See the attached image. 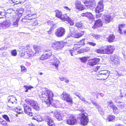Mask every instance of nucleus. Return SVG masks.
<instances>
[{
    "instance_id": "nucleus-1",
    "label": "nucleus",
    "mask_w": 126,
    "mask_h": 126,
    "mask_svg": "<svg viewBox=\"0 0 126 126\" xmlns=\"http://www.w3.org/2000/svg\"><path fill=\"white\" fill-rule=\"evenodd\" d=\"M53 96V93L49 90L43 92L41 95H39L42 102H45L47 106H50V104L51 103V100H53L52 98Z\"/></svg>"
},
{
    "instance_id": "nucleus-2",
    "label": "nucleus",
    "mask_w": 126,
    "mask_h": 126,
    "mask_svg": "<svg viewBox=\"0 0 126 126\" xmlns=\"http://www.w3.org/2000/svg\"><path fill=\"white\" fill-rule=\"evenodd\" d=\"M66 44L67 43L66 42L64 43L62 41H57L55 40L51 41L50 43L52 47L54 50L57 51L62 50L64 45Z\"/></svg>"
},
{
    "instance_id": "nucleus-3",
    "label": "nucleus",
    "mask_w": 126,
    "mask_h": 126,
    "mask_svg": "<svg viewBox=\"0 0 126 126\" xmlns=\"http://www.w3.org/2000/svg\"><path fill=\"white\" fill-rule=\"evenodd\" d=\"M32 119L35 120L38 122L45 121L47 122V124L48 126H55L53 120L48 116H45L43 120L41 116L39 115H37L36 116L34 117Z\"/></svg>"
},
{
    "instance_id": "nucleus-4",
    "label": "nucleus",
    "mask_w": 126,
    "mask_h": 126,
    "mask_svg": "<svg viewBox=\"0 0 126 126\" xmlns=\"http://www.w3.org/2000/svg\"><path fill=\"white\" fill-rule=\"evenodd\" d=\"M103 0L100 1L99 2L98 5L95 9V12L96 14V16L98 18L101 16L102 14L101 13L99 14L100 12H102L103 10Z\"/></svg>"
},
{
    "instance_id": "nucleus-5",
    "label": "nucleus",
    "mask_w": 126,
    "mask_h": 126,
    "mask_svg": "<svg viewBox=\"0 0 126 126\" xmlns=\"http://www.w3.org/2000/svg\"><path fill=\"white\" fill-rule=\"evenodd\" d=\"M112 47L113 46L109 45L107 46L106 48L104 49H98L96 50V51L99 53H112L113 52Z\"/></svg>"
},
{
    "instance_id": "nucleus-6",
    "label": "nucleus",
    "mask_w": 126,
    "mask_h": 126,
    "mask_svg": "<svg viewBox=\"0 0 126 126\" xmlns=\"http://www.w3.org/2000/svg\"><path fill=\"white\" fill-rule=\"evenodd\" d=\"M79 110L81 112L80 117V120L81 124L83 125H87L89 121L88 117L86 116L84 113H82L83 111V109L80 110L79 109Z\"/></svg>"
},
{
    "instance_id": "nucleus-7",
    "label": "nucleus",
    "mask_w": 126,
    "mask_h": 126,
    "mask_svg": "<svg viewBox=\"0 0 126 126\" xmlns=\"http://www.w3.org/2000/svg\"><path fill=\"white\" fill-rule=\"evenodd\" d=\"M26 103L32 106L33 108L37 110H39V107L38 105L37 102L34 100L27 98L25 100Z\"/></svg>"
},
{
    "instance_id": "nucleus-8",
    "label": "nucleus",
    "mask_w": 126,
    "mask_h": 126,
    "mask_svg": "<svg viewBox=\"0 0 126 126\" xmlns=\"http://www.w3.org/2000/svg\"><path fill=\"white\" fill-rule=\"evenodd\" d=\"M62 99L64 100H66L69 102L71 104L72 103V99L70 95L68 94L63 92L61 95Z\"/></svg>"
},
{
    "instance_id": "nucleus-9",
    "label": "nucleus",
    "mask_w": 126,
    "mask_h": 126,
    "mask_svg": "<svg viewBox=\"0 0 126 126\" xmlns=\"http://www.w3.org/2000/svg\"><path fill=\"white\" fill-rule=\"evenodd\" d=\"M65 33V29L63 27H61L56 30L55 34L58 37H60L63 36Z\"/></svg>"
},
{
    "instance_id": "nucleus-10",
    "label": "nucleus",
    "mask_w": 126,
    "mask_h": 126,
    "mask_svg": "<svg viewBox=\"0 0 126 126\" xmlns=\"http://www.w3.org/2000/svg\"><path fill=\"white\" fill-rule=\"evenodd\" d=\"M24 109V112L26 114H27L31 116L33 115L32 113L31 112V109L29 106L26 104H25L23 106Z\"/></svg>"
},
{
    "instance_id": "nucleus-11",
    "label": "nucleus",
    "mask_w": 126,
    "mask_h": 126,
    "mask_svg": "<svg viewBox=\"0 0 126 126\" xmlns=\"http://www.w3.org/2000/svg\"><path fill=\"white\" fill-rule=\"evenodd\" d=\"M110 60L113 62L116 65L119 64L120 63V61L117 56L115 55H112L110 56Z\"/></svg>"
},
{
    "instance_id": "nucleus-12",
    "label": "nucleus",
    "mask_w": 126,
    "mask_h": 126,
    "mask_svg": "<svg viewBox=\"0 0 126 126\" xmlns=\"http://www.w3.org/2000/svg\"><path fill=\"white\" fill-rule=\"evenodd\" d=\"M81 15L82 16H85L87 17L89 20L93 21L94 19L93 16L91 13L87 12L85 13H82Z\"/></svg>"
},
{
    "instance_id": "nucleus-13",
    "label": "nucleus",
    "mask_w": 126,
    "mask_h": 126,
    "mask_svg": "<svg viewBox=\"0 0 126 126\" xmlns=\"http://www.w3.org/2000/svg\"><path fill=\"white\" fill-rule=\"evenodd\" d=\"M76 122L75 118L73 116L69 117L66 121L67 123L69 125H74Z\"/></svg>"
},
{
    "instance_id": "nucleus-14",
    "label": "nucleus",
    "mask_w": 126,
    "mask_h": 126,
    "mask_svg": "<svg viewBox=\"0 0 126 126\" xmlns=\"http://www.w3.org/2000/svg\"><path fill=\"white\" fill-rule=\"evenodd\" d=\"M8 102L9 105L13 104L14 103H16V99L15 97L11 96L8 98Z\"/></svg>"
},
{
    "instance_id": "nucleus-15",
    "label": "nucleus",
    "mask_w": 126,
    "mask_h": 126,
    "mask_svg": "<svg viewBox=\"0 0 126 126\" xmlns=\"http://www.w3.org/2000/svg\"><path fill=\"white\" fill-rule=\"evenodd\" d=\"M112 20L111 16L109 15H105L103 18V22L105 23L110 22Z\"/></svg>"
},
{
    "instance_id": "nucleus-16",
    "label": "nucleus",
    "mask_w": 126,
    "mask_h": 126,
    "mask_svg": "<svg viewBox=\"0 0 126 126\" xmlns=\"http://www.w3.org/2000/svg\"><path fill=\"white\" fill-rule=\"evenodd\" d=\"M33 16V15L29 14L27 16H25L23 19H22L21 21L23 22H26L27 21V20H32L34 18V17H33L32 16Z\"/></svg>"
},
{
    "instance_id": "nucleus-17",
    "label": "nucleus",
    "mask_w": 126,
    "mask_h": 126,
    "mask_svg": "<svg viewBox=\"0 0 126 126\" xmlns=\"http://www.w3.org/2000/svg\"><path fill=\"white\" fill-rule=\"evenodd\" d=\"M99 61L100 59H99L94 58L90 60L88 64L90 66H93L96 65Z\"/></svg>"
},
{
    "instance_id": "nucleus-18",
    "label": "nucleus",
    "mask_w": 126,
    "mask_h": 126,
    "mask_svg": "<svg viewBox=\"0 0 126 126\" xmlns=\"http://www.w3.org/2000/svg\"><path fill=\"white\" fill-rule=\"evenodd\" d=\"M2 23L3 25V29H5L9 27L11 25L10 21L9 20L4 21Z\"/></svg>"
},
{
    "instance_id": "nucleus-19",
    "label": "nucleus",
    "mask_w": 126,
    "mask_h": 126,
    "mask_svg": "<svg viewBox=\"0 0 126 126\" xmlns=\"http://www.w3.org/2000/svg\"><path fill=\"white\" fill-rule=\"evenodd\" d=\"M54 115L56 118L58 120H62V117L59 112H58L57 110H55L54 112Z\"/></svg>"
},
{
    "instance_id": "nucleus-20",
    "label": "nucleus",
    "mask_w": 126,
    "mask_h": 126,
    "mask_svg": "<svg viewBox=\"0 0 126 126\" xmlns=\"http://www.w3.org/2000/svg\"><path fill=\"white\" fill-rule=\"evenodd\" d=\"M70 17L66 15H63L62 16L61 19L64 22L66 23H67L68 21H69L70 20Z\"/></svg>"
},
{
    "instance_id": "nucleus-21",
    "label": "nucleus",
    "mask_w": 126,
    "mask_h": 126,
    "mask_svg": "<svg viewBox=\"0 0 126 126\" xmlns=\"http://www.w3.org/2000/svg\"><path fill=\"white\" fill-rule=\"evenodd\" d=\"M76 8L79 10V11H82L84 10V8L83 6L80 4L79 2H77L76 4Z\"/></svg>"
},
{
    "instance_id": "nucleus-22",
    "label": "nucleus",
    "mask_w": 126,
    "mask_h": 126,
    "mask_svg": "<svg viewBox=\"0 0 126 126\" xmlns=\"http://www.w3.org/2000/svg\"><path fill=\"white\" fill-rule=\"evenodd\" d=\"M92 102L94 106H95L98 111L100 112V113L101 114H102L103 112V110L99 106L98 104H97L95 102H94L93 101H92Z\"/></svg>"
},
{
    "instance_id": "nucleus-23",
    "label": "nucleus",
    "mask_w": 126,
    "mask_h": 126,
    "mask_svg": "<svg viewBox=\"0 0 126 126\" xmlns=\"http://www.w3.org/2000/svg\"><path fill=\"white\" fill-rule=\"evenodd\" d=\"M109 75V73L98 75V76L100 77V79H99L105 80L108 78Z\"/></svg>"
},
{
    "instance_id": "nucleus-24",
    "label": "nucleus",
    "mask_w": 126,
    "mask_h": 126,
    "mask_svg": "<svg viewBox=\"0 0 126 126\" xmlns=\"http://www.w3.org/2000/svg\"><path fill=\"white\" fill-rule=\"evenodd\" d=\"M27 49L26 51L27 55L29 57H32L35 54H34L31 49Z\"/></svg>"
},
{
    "instance_id": "nucleus-25",
    "label": "nucleus",
    "mask_w": 126,
    "mask_h": 126,
    "mask_svg": "<svg viewBox=\"0 0 126 126\" xmlns=\"http://www.w3.org/2000/svg\"><path fill=\"white\" fill-rule=\"evenodd\" d=\"M115 38V37L113 34H111L109 36L107 39L109 42H111L114 41Z\"/></svg>"
},
{
    "instance_id": "nucleus-26",
    "label": "nucleus",
    "mask_w": 126,
    "mask_h": 126,
    "mask_svg": "<svg viewBox=\"0 0 126 126\" xmlns=\"http://www.w3.org/2000/svg\"><path fill=\"white\" fill-rule=\"evenodd\" d=\"M115 117L114 116L112 115H109L107 116L106 119V121L108 122L113 121L115 119Z\"/></svg>"
},
{
    "instance_id": "nucleus-27",
    "label": "nucleus",
    "mask_w": 126,
    "mask_h": 126,
    "mask_svg": "<svg viewBox=\"0 0 126 126\" xmlns=\"http://www.w3.org/2000/svg\"><path fill=\"white\" fill-rule=\"evenodd\" d=\"M84 32L83 31H81L76 34L74 36L75 38H78L84 34Z\"/></svg>"
},
{
    "instance_id": "nucleus-28",
    "label": "nucleus",
    "mask_w": 126,
    "mask_h": 126,
    "mask_svg": "<svg viewBox=\"0 0 126 126\" xmlns=\"http://www.w3.org/2000/svg\"><path fill=\"white\" fill-rule=\"evenodd\" d=\"M54 62L53 65L55 66L56 67H58V66L60 62L59 60L55 57L54 58Z\"/></svg>"
},
{
    "instance_id": "nucleus-29",
    "label": "nucleus",
    "mask_w": 126,
    "mask_h": 126,
    "mask_svg": "<svg viewBox=\"0 0 126 126\" xmlns=\"http://www.w3.org/2000/svg\"><path fill=\"white\" fill-rule=\"evenodd\" d=\"M63 15H62V12L59 11L58 10H56V16L58 18H61Z\"/></svg>"
},
{
    "instance_id": "nucleus-30",
    "label": "nucleus",
    "mask_w": 126,
    "mask_h": 126,
    "mask_svg": "<svg viewBox=\"0 0 126 126\" xmlns=\"http://www.w3.org/2000/svg\"><path fill=\"white\" fill-rule=\"evenodd\" d=\"M102 23L100 19L96 20L95 23V25L96 26L99 27L102 26Z\"/></svg>"
},
{
    "instance_id": "nucleus-31",
    "label": "nucleus",
    "mask_w": 126,
    "mask_h": 126,
    "mask_svg": "<svg viewBox=\"0 0 126 126\" xmlns=\"http://www.w3.org/2000/svg\"><path fill=\"white\" fill-rule=\"evenodd\" d=\"M107 104L108 105V107H110L112 109H113L115 106L111 100H110L107 102Z\"/></svg>"
},
{
    "instance_id": "nucleus-32",
    "label": "nucleus",
    "mask_w": 126,
    "mask_h": 126,
    "mask_svg": "<svg viewBox=\"0 0 126 126\" xmlns=\"http://www.w3.org/2000/svg\"><path fill=\"white\" fill-rule=\"evenodd\" d=\"M52 101H53V100H51V103L50 105L52 104V106L55 108L58 107L57 103L59 101L58 100H54L53 102H52Z\"/></svg>"
},
{
    "instance_id": "nucleus-33",
    "label": "nucleus",
    "mask_w": 126,
    "mask_h": 126,
    "mask_svg": "<svg viewBox=\"0 0 126 126\" xmlns=\"http://www.w3.org/2000/svg\"><path fill=\"white\" fill-rule=\"evenodd\" d=\"M34 49L36 53H39L41 51V48L40 47L37 46H34Z\"/></svg>"
},
{
    "instance_id": "nucleus-34",
    "label": "nucleus",
    "mask_w": 126,
    "mask_h": 126,
    "mask_svg": "<svg viewBox=\"0 0 126 126\" xmlns=\"http://www.w3.org/2000/svg\"><path fill=\"white\" fill-rule=\"evenodd\" d=\"M69 31L71 36L73 35L76 31L75 28L73 27H69Z\"/></svg>"
},
{
    "instance_id": "nucleus-35",
    "label": "nucleus",
    "mask_w": 126,
    "mask_h": 126,
    "mask_svg": "<svg viewBox=\"0 0 126 126\" xmlns=\"http://www.w3.org/2000/svg\"><path fill=\"white\" fill-rule=\"evenodd\" d=\"M90 35L94 37L96 39L98 40L100 39L101 37L100 35L94 34L93 33H91L90 34Z\"/></svg>"
},
{
    "instance_id": "nucleus-36",
    "label": "nucleus",
    "mask_w": 126,
    "mask_h": 126,
    "mask_svg": "<svg viewBox=\"0 0 126 126\" xmlns=\"http://www.w3.org/2000/svg\"><path fill=\"white\" fill-rule=\"evenodd\" d=\"M84 3L85 4V6H86V8H89L90 9H92L93 5L92 4H91L90 3H88V4L86 2H84Z\"/></svg>"
},
{
    "instance_id": "nucleus-37",
    "label": "nucleus",
    "mask_w": 126,
    "mask_h": 126,
    "mask_svg": "<svg viewBox=\"0 0 126 126\" xmlns=\"http://www.w3.org/2000/svg\"><path fill=\"white\" fill-rule=\"evenodd\" d=\"M48 52H49V53H46L45 54H43L45 55V58L46 59L50 57L52 55V52L51 50H49Z\"/></svg>"
},
{
    "instance_id": "nucleus-38",
    "label": "nucleus",
    "mask_w": 126,
    "mask_h": 126,
    "mask_svg": "<svg viewBox=\"0 0 126 126\" xmlns=\"http://www.w3.org/2000/svg\"><path fill=\"white\" fill-rule=\"evenodd\" d=\"M19 20L16 19V20L14 21L12 25L13 26V27H16L17 26Z\"/></svg>"
},
{
    "instance_id": "nucleus-39",
    "label": "nucleus",
    "mask_w": 126,
    "mask_h": 126,
    "mask_svg": "<svg viewBox=\"0 0 126 126\" xmlns=\"http://www.w3.org/2000/svg\"><path fill=\"white\" fill-rule=\"evenodd\" d=\"M110 71L106 70H101L99 72V74L98 75L107 74V73H110Z\"/></svg>"
},
{
    "instance_id": "nucleus-40",
    "label": "nucleus",
    "mask_w": 126,
    "mask_h": 126,
    "mask_svg": "<svg viewBox=\"0 0 126 126\" xmlns=\"http://www.w3.org/2000/svg\"><path fill=\"white\" fill-rule=\"evenodd\" d=\"M75 26L79 29H82L83 28L82 24L81 23H77L75 24Z\"/></svg>"
},
{
    "instance_id": "nucleus-41",
    "label": "nucleus",
    "mask_w": 126,
    "mask_h": 126,
    "mask_svg": "<svg viewBox=\"0 0 126 126\" xmlns=\"http://www.w3.org/2000/svg\"><path fill=\"white\" fill-rule=\"evenodd\" d=\"M125 26V24H122L119 25L118 26V31L120 34H121L122 33V31L121 30V28H122L123 27Z\"/></svg>"
},
{
    "instance_id": "nucleus-42",
    "label": "nucleus",
    "mask_w": 126,
    "mask_h": 126,
    "mask_svg": "<svg viewBox=\"0 0 126 126\" xmlns=\"http://www.w3.org/2000/svg\"><path fill=\"white\" fill-rule=\"evenodd\" d=\"M112 109L113 112L115 114H118L119 112V109H117V108L115 106Z\"/></svg>"
},
{
    "instance_id": "nucleus-43",
    "label": "nucleus",
    "mask_w": 126,
    "mask_h": 126,
    "mask_svg": "<svg viewBox=\"0 0 126 126\" xmlns=\"http://www.w3.org/2000/svg\"><path fill=\"white\" fill-rule=\"evenodd\" d=\"M74 51L71 49H68L66 50V52L68 55L70 54L71 56H73V53Z\"/></svg>"
},
{
    "instance_id": "nucleus-44",
    "label": "nucleus",
    "mask_w": 126,
    "mask_h": 126,
    "mask_svg": "<svg viewBox=\"0 0 126 126\" xmlns=\"http://www.w3.org/2000/svg\"><path fill=\"white\" fill-rule=\"evenodd\" d=\"M2 117L5 119L7 122H10L8 117L6 115L4 114L2 115Z\"/></svg>"
},
{
    "instance_id": "nucleus-45",
    "label": "nucleus",
    "mask_w": 126,
    "mask_h": 126,
    "mask_svg": "<svg viewBox=\"0 0 126 126\" xmlns=\"http://www.w3.org/2000/svg\"><path fill=\"white\" fill-rule=\"evenodd\" d=\"M15 110L18 114H22L23 113L22 109L19 107L17 108Z\"/></svg>"
},
{
    "instance_id": "nucleus-46",
    "label": "nucleus",
    "mask_w": 126,
    "mask_h": 126,
    "mask_svg": "<svg viewBox=\"0 0 126 126\" xmlns=\"http://www.w3.org/2000/svg\"><path fill=\"white\" fill-rule=\"evenodd\" d=\"M90 48L89 47H86L85 48H83L81 50V52H87L88 51L90 50Z\"/></svg>"
},
{
    "instance_id": "nucleus-47",
    "label": "nucleus",
    "mask_w": 126,
    "mask_h": 126,
    "mask_svg": "<svg viewBox=\"0 0 126 126\" xmlns=\"http://www.w3.org/2000/svg\"><path fill=\"white\" fill-rule=\"evenodd\" d=\"M79 59L82 62L84 63L87 61V57H83L79 58Z\"/></svg>"
},
{
    "instance_id": "nucleus-48",
    "label": "nucleus",
    "mask_w": 126,
    "mask_h": 126,
    "mask_svg": "<svg viewBox=\"0 0 126 126\" xmlns=\"http://www.w3.org/2000/svg\"><path fill=\"white\" fill-rule=\"evenodd\" d=\"M11 54L13 56H16L17 55V51L16 49L12 50L11 51Z\"/></svg>"
},
{
    "instance_id": "nucleus-49",
    "label": "nucleus",
    "mask_w": 126,
    "mask_h": 126,
    "mask_svg": "<svg viewBox=\"0 0 126 126\" xmlns=\"http://www.w3.org/2000/svg\"><path fill=\"white\" fill-rule=\"evenodd\" d=\"M21 72H26L27 71V69L25 68V67L23 65L21 66Z\"/></svg>"
},
{
    "instance_id": "nucleus-50",
    "label": "nucleus",
    "mask_w": 126,
    "mask_h": 126,
    "mask_svg": "<svg viewBox=\"0 0 126 126\" xmlns=\"http://www.w3.org/2000/svg\"><path fill=\"white\" fill-rule=\"evenodd\" d=\"M24 87L26 89V90L25 91V92H27L28 91V90L29 89H31V88H33L32 87H30L28 86H24Z\"/></svg>"
},
{
    "instance_id": "nucleus-51",
    "label": "nucleus",
    "mask_w": 126,
    "mask_h": 126,
    "mask_svg": "<svg viewBox=\"0 0 126 126\" xmlns=\"http://www.w3.org/2000/svg\"><path fill=\"white\" fill-rule=\"evenodd\" d=\"M14 11L13 9L11 8H10L8 9L6 11V13L11 14Z\"/></svg>"
},
{
    "instance_id": "nucleus-52",
    "label": "nucleus",
    "mask_w": 126,
    "mask_h": 126,
    "mask_svg": "<svg viewBox=\"0 0 126 126\" xmlns=\"http://www.w3.org/2000/svg\"><path fill=\"white\" fill-rule=\"evenodd\" d=\"M0 123L4 126H8L7 123L4 121H0Z\"/></svg>"
},
{
    "instance_id": "nucleus-53",
    "label": "nucleus",
    "mask_w": 126,
    "mask_h": 126,
    "mask_svg": "<svg viewBox=\"0 0 126 126\" xmlns=\"http://www.w3.org/2000/svg\"><path fill=\"white\" fill-rule=\"evenodd\" d=\"M87 43L90 45L93 46H95L96 45V44L95 43L92 42H88Z\"/></svg>"
},
{
    "instance_id": "nucleus-54",
    "label": "nucleus",
    "mask_w": 126,
    "mask_h": 126,
    "mask_svg": "<svg viewBox=\"0 0 126 126\" xmlns=\"http://www.w3.org/2000/svg\"><path fill=\"white\" fill-rule=\"evenodd\" d=\"M6 14V12L4 10H3V11L0 12V15L1 16V17H2V16H5Z\"/></svg>"
},
{
    "instance_id": "nucleus-55",
    "label": "nucleus",
    "mask_w": 126,
    "mask_h": 126,
    "mask_svg": "<svg viewBox=\"0 0 126 126\" xmlns=\"http://www.w3.org/2000/svg\"><path fill=\"white\" fill-rule=\"evenodd\" d=\"M85 40V39H83L81 40L80 42H79L80 45H84L85 44V43H84Z\"/></svg>"
},
{
    "instance_id": "nucleus-56",
    "label": "nucleus",
    "mask_w": 126,
    "mask_h": 126,
    "mask_svg": "<svg viewBox=\"0 0 126 126\" xmlns=\"http://www.w3.org/2000/svg\"><path fill=\"white\" fill-rule=\"evenodd\" d=\"M120 104L118 105V106L120 108H123L125 106L124 104L122 102H120Z\"/></svg>"
},
{
    "instance_id": "nucleus-57",
    "label": "nucleus",
    "mask_w": 126,
    "mask_h": 126,
    "mask_svg": "<svg viewBox=\"0 0 126 126\" xmlns=\"http://www.w3.org/2000/svg\"><path fill=\"white\" fill-rule=\"evenodd\" d=\"M12 1L14 2L16 4H18L19 3L21 4V2L20 1V0H12Z\"/></svg>"
},
{
    "instance_id": "nucleus-58",
    "label": "nucleus",
    "mask_w": 126,
    "mask_h": 126,
    "mask_svg": "<svg viewBox=\"0 0 126 126\" xmlns=\"http://www.w3.org/2000/svg\"><path fill=\"white\" fill-rule=\"evenodd\" d=\"M92 101H92V100H91V102H89L88 101L86 100H85V99L83 101V102L85 103V104H86V103H88L89 104H91V103H92Z\"/></svg>"
},
{
    "instance_id": "nucleus-59",
    "label": "nucleus",
    "mask_w": 126,
    "mask_h": 126,
    "mask_svg": "<svg viewBox=\"0 0 126 126\" xmlns=\"http://www.w3.org/2000/svg\"><path fill=\"white\" fill-rule=\"evenodd\" d=\"M40 59L41 60H44L45 59H46L45 58V55L43 54L40 57Z\"/></svg>"
},
{
    "instance_id": "nucleus-60",
    "label": "nucleus",
    "mask_w": 126,
    "mask_h": 126,
    "mask_svg": "<svg viewBox=\"0 0 126 126\" xmlns=\"http://www.w3.org/2000/svg\"><path fill=\"white\" fill-rule=\"evenodd\" d=\"M69 23L70 25H73L74 24V23L73 21H71L70 19V20L69 21H68L67 23Z\"/></svg>"
},
{
    "instance_id": "nucleus-61",
    "label": "nucleus",
    "mask_w": 126,
    "mask_h": 126,
    "mask_svg": "<svg viewBox=\"0 0 126 126\" xmlns=\"http://www.w3.org/2000/svg\"><path fill=\"white\" fill-rule=\"evenodd\" d=\"M94 1V0H89V3H90L91 4H92L93 5V3Z\"/></svg>"
},
{
    "instance_id": "nucleus-62",
    "label": "nucleus",
    "mask_w": 126,
    "mask_h": 126,
    "mask_svg": "<svg viewBox=\"0 0 126 126\" xmlns=\"http://www.w3.org/2000/svg\"><path fill=\"white\" fill-rule=\"evenodd\" d=\"M53 30L52 29V28H50L49 30V31H47V32L49 34H51L52 33L51 30Z\"/></svg>"
},
{
    "instance_id": "nucleus-63",
    "label": "nucleus",
    "mask_w": 126,
    "mask_h": 126,
    "mask_svg": "<svg viewBox=\"0 0 126 126\" xmlns=\"http://www.w3.org/2000/svg\"><path fill=\"white\" fill-rule=\"evenodd\" d=\"M59 78L60 80L61 81H63L64 80L66 79L65 78L63 77H59Z\"/></svg>"
},
{
    "instance_id": "nucleus-64",
    "label": "nucleus",
    "mask_w": 126,
    "mask_h": 126,
    "mask_svg": "<svg viewBox=\"0 0 126 126\" xmlns=\"http://www.w3.org/2000/svg\"><path fill=\"white\" fill-rule=\"evenodd\" d=\"M74 94L76 96L79 97H79H80V96H79V94H80L79 93L77 92H76Z\"/></svg>"
}]
</instances>
